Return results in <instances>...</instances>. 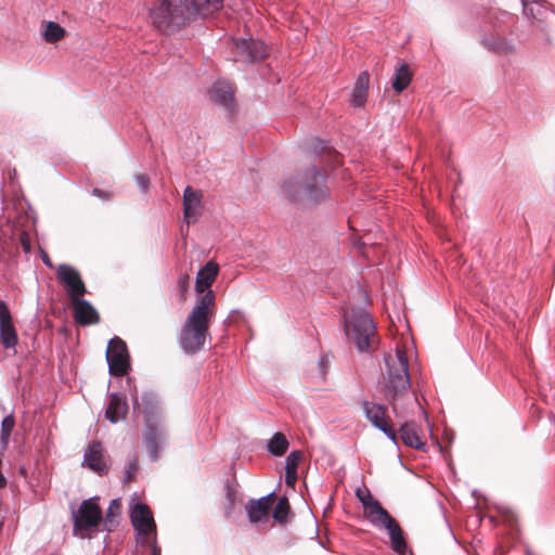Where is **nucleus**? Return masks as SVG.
Wrapping results in <instances>:
<instances>
[{
	"label": "nucleus",
	"mask_w": 555,
	"mask_h": 555,
	"mask_svg": "<svg viewBox=\"0 0 555 555\" xmlns=\"http://www.w3.org/2000/svg\"><path fill=\"white\" fill-rule=\"evenodd\" d=\"M291 513V505L286 496L279 498L275 506L273 507L272 517L280 525L287 522Z\"/></svg>",
	"instance_id": "obj_31"
},
{
	"label": "nucleus",
	"mask_w": 555,
	"mask_h": 555,
	"mask_svg": "<svg viewBox=\"0 0 555 555\" xmlns=\"http://www.w3.org/2000/svg\"><path fill=\"white\" fill-rule=\"evenodd\" d=\"M72 305L73 315L76 323L86 326L96 324L100 321V315L96 309L87 299L79 297L76 301H72Z\"/></svg>",
	"instance_id": "obj_20"
},
{
	"label": "nucleus",
	"mask_w": 555,
	"mask_h": 555,
	"mask_svg": "<svg viewBox=\"0 0 555 555\" xmlns=\"http://www.w3.org/2000/svg\"><path fill=\"white\" fill-rule=\"evenodd\" d=\"M231 53L234 62L249 65L264 61L269 56V48L260 39L241 37L232 40Z\"/></svg>",
	"instance_id": "obj_9"
},
{
	"label": "nucleus",
	"mask_w": 555,
	"mask_h": 555,
	"mask_svg": "<svg viewBox=\"0 0 555 555\" xmlns=\"http://www.w3.org/2000/svg\"><path fill=\"white\" fill-rule=\"evenodd\" d=\"M219 272V264L212 260L207 261L197 272L195 281V291L197 294L211 289Z\"/></svg>",
	"instance_id": "obj_26"
},
{
	"label": "nucleus",
	"mask_w": 555,
	"mask_h": 555,
	"mask_svg": "<svg viewBox=\"0 0 555 555\" xmlns=\"http://www.w3.org/2000/svg\"><path fill=\"white\" fill-rule=\"evenodd\" d=\"M370 88V74L367 70L361 72L354 82L350 105L354 108H361L365 105Z\"/></svg>",
	"instance_id": "obj_25"
},
{
	"label": "nucleus",
	"mask_w": 555,
	"mask_h": 555,
	"mask_svg": "<svg viewBox=\"0 0 555 555\" xmlns=\"http://www.w3.org/2000/svg\"><path fill=\"white\" fill-rule=\"evenodd\" d=\"M73 532L80 538H90L103 530V515L98 496L83 500L77 509L72 511Z\"/></svg>",
	"instance_id": "obj_8"
},
{
	"label": "nucleus",
	"mask_w": 555,
	"mask_h": 555,
	"mask_svg": "<svg viewBox=\"0 0 555 555\" xmlns=\"http://www.w3.org/2000/svg\"><path fill=\"white\" fill-rule=\"evenodd\" d=\"M408 552L410 553V555H413L412 551L408 548Z\"/></svg>",
	"instance_id": "obj_58"
},
{
	"label": "nucleus",
	"mask_w": 555,
	"mask_h": 555,
	"mask_svg": "<svg viewBox=\"0 0 555 555\" xmlns=\"http://www.w3.org/2000/svg\"><path fill=\"white\" fill-rule=\"evenodd\" d=\"M315 141H317V144L314 146V152L315 153H319V152L325 150L326 146H325V143L322 140L317 139Z\"/></svg>",
	"instance_id": "obj_48"
},
{
	"label": "nucleus",
	"mask_w": 555,
	"mask_h": 555,
	"mask_svg": "<svg viewBox=\"0 0 555 555\" xmlns=\"http://www.w3.org/2000/svg\"><path fill=\"white\" fill-rule=\"evenodd\" d=\"M144 546H149L151 548V555H162V547L157 543V534L150 538L149 543Z\"/></svg>",
	"instance_id": "obj_41"
},
{
	"label": "nucleus",
	"mask_w": 555,
	"mask_h": 555,
	"mask_svg": "<svg viewBox=\"0 0 555 555\" xmlns=\"http://www.w3.org/2000/svg\"><path fill=\"white\" fill-rule=\"evenodd\" d=\"M82 465H86L88 468L99 474L100 476L107 474L108 467L104 462L102 446L100 441H93L91 444H89L83 454Z\"/></svg>",
	"instance_id": "obj_21"
},
{
	"label": "nucleus",
	"mask_w": 555,
	"mask_h": 555,
	"mask_svg": "<svg viewBox=\"0 0 555 555\" xmlns=\"http://www.w3.org/2000/svg\"><path fill=\"white\" fill-rule=\"evenodd\" d=\"M461 182H462V180H461L460 173H457L455 168L453 167V210H452V214H453V228L456 227L457 229H460V223L457 220H455L457 218L456 210L459 209V207L455 203V189H456V184L461 183Z\"/></svg>",
	"instance_id": "obj_37"
},
{
	"label": "nucleus",
	"mask_w": 555,
	"mask_h": 555,
	"mask_svg": "<svg viewBox=\"0 0 555 555\" xmlns=\"http://www.w3.org/2000/svg\"><path fill=\"white\" fill-rule=\"evenodd\" d=\"M412 79V73L406 63L400 64L396 67L391 78V87L397 93L403 92Z\"/></svg>",
	"instance_id": "obj_28"
},
{
	"label": "nucleus",
	"mask_w": 555,
	"mask_h": 555,
	"mask_svg": "<svg viewBox=\"0 0 555 555\" xmlns=\"http://www.w3.org/2000/svg\"><path fill=\"white\" fill-rule=\"evenodd\" d=\"M444 457H446L447 465L451 466V460L447 455H444Z\"/></svg>",
	"instance_id": "obj_57"
},
{
	"label": "nucleus",
	"mask_w": 555,
	"mask_h": 555,
	"mask_svg": "<svg viewBox=\"0 0 555 555\" xmlns=\"http://www.w3.org/2000/svg\"><path fill=\"white\" fill-rule=\"evenodd\" d=\"M201 193L186 186L183 192V212L188 224L195 222L199 216Z\"/></svg>",
	"instance_id": "obj_24"
},
{
	"label": "nucleus",
	"mask_w": 555,
	"mask_h": 555,
	"mask_svg": "<svg viewBox=\"0 0 555 555\" xmlns=\"http://www.w3.org/2000/svg\"><path fill=\"white\" fill-rule=\"evenodd\" d=\"M534 555H537V554H534Z\"/></svg>",
	"instance_id": "obj_59"
},
{
	"label": "nucleus",
	"mask_w": 555,
	"mask_h": 555,
	"mask_svg": "<svg viewBox=\"0 0 555 555\" xmlns=\"http://www.w3.org/2000/svg\"><path fill=\"white\" fill-rule=\"evenodd\" d=\"M56 275L59 282L66 288L70 302L76 301L77 298L82 297L87 293L85 282L79 271L74 267L62 263L57 268Z\"/></svg>",
	"instance_id": "obj_14"
},
{
	"label": "nucleus",
	"mask_w": 555,
	"mask_h": 555,
	"mask_svg": "<svg viewBox=\"0 0 555 555\" xmlns=\"http://www.w3.org/2000/svg\"><path fill=\"white\" fill-rule=\"evenodd\" d=\"M208 94L214 103L222 106L227 112L232 113L234 111V92L228 81L220 79L215 81Z\"/></svg>",
	"instance_id": "obj_18"
},
{
	"label": "nucleus",
	"mask_w": 555,
	"mask_h": 555,
	"mask_svg": "<svg viewBox=\"0 0 555 555\" xmlns=\"http://www.w3.org/2000/svg\"><path fill=\"white\" fill-rule=\"evenodd\" d=\"M400 439L404 446L417 449L425 450L426 442L423 441L422 430L420 426L413 421H404L400 424L399 427Z\"/></svg>",
	"instance_id": "obj_23"
},
{
	"label": "nucleus",
	"mask_w": 555,
	"mask_h": 555,
	"mask_svg": "<svg viewBox=\"0 0 555 555\" xmlns=\"http://www.w3.org/2000/svg\"><path fill=\"white\" fill-rule=\"evenodd\" d=\"M477 15L478 26L482 33L481 44L490 52L507 54L514 51L512 40L505 37V21L511 17L506 11L488 10L478 5L474 9Z\"/></svg>",
	"instance_id": "obj_4"
},
{
	"label": "nucleus",
	"mask_w": 555,
	"mask_h": 555,
	"mask_svg": "<svg viewBox=\"0 0 555 555\" xmlns=\"http://www.w3.org/2000/svg\"><path fill=\"white\" fill-rule=\"evenodd\" d=\"M135 182L140 188L141 192L145 193L150 184L149 177L146 175H138L135 176Z\"/></svg>",
	"instance_id": "obj_42"
},
{
	"label": "nucleus",
	"mask_w": 555,
	"mask_h": 555,
	"mask_svg": "<svg viewBox=\"0 0 555 555\" xmlns=\"http://www.w3.org/2000/svg\"><path fill=\"white\" fill-rule=\"evenodd\" d=\"M189 284H190V278L188 274H183V275L179 276L178 288H179V293H180L181 297H184L185 293L188 292Z\"/></svg>",
	"instance_id": "obj_40"
},
{
	"label": "nucleus",
	"mask_w": 555,
	"mask_h": 555,
	"mask_svg": "<svg viewBox=\"0 0 555 555\" xmlns=\"http://www.w3.org/2000/svg\"><path fill=\"white\" fill-rule=\"evenodd\" d=\"M439 508H440V511H441V513H442V515H443V518H444V520H446V522H447V526H448V527H449V529L451 530V521L449 520V518H448V516H447L446 508H444V506H443L441 503H439Z\"/></svg>",
	"instance_id": "obj_49"
},
{
	"label": "nucleus",
	"mask_w": 555,
	"mask_h": 555,
	"mask_svg": "<svg viewBox=\"0 0 555 555\" xmlns=\"http://www.w3.org/2000/svg\"><path fill=\"white\" fill-rule=\"evenodd\" d=\"M0 340L4 348H14L18 343V336L13 323L0 326Z\"/></svg>",
	"instance_id": "obj_32"
},
{
	"label": "nucleus",
	"mask_w": 555,
	"mask_h": 555,
	"mask_svg": "<svg viewBox=\"0 0 555 555\" xmlns=\"http://www.w3.org/2000/svg\"><path fill=\"white\" fill-rule=\"evenodd\" d=\"M371 524L378 529L387 530L391 547L397 554H406L408 544L405 541L404 531L387 509L375 519H371Z\"/></svg>",
	"instance_id": "obj_13"
},
{
	"label": "nucleus",
	"mask_w": 555,
	"mask_h": 555,
	"mask_svg": "<svg viewBox=\"0 0 555 555\" xmlns=\"http://www.w3.org/2000/svg\"><path fill=\"white\" fill-rule=\"evenodd\" d=\"M462 262H465V259H462V255L457 253L455 237L453 236V264H461Z\"/></svg>",
	"instance_id": "obj_45"
},
{
	"label": "nucleus",
	"mask_w": 555,
	"mask_h": 555,
	"mask_svg": "<svg viewBox=\"0 0 555 555\" xmlns=\"http://www.w3.org/2000/svg\"><path fill=\"white\" fill-rule=\"evenodd\" d=\"M345 333L359 352H370L376 335V323L370 313L358 309L352 311L348 320L345 319Z\"/></svg>",
	"instance_id": "obj_7"
},
{
	"label": "nucleus",
	"mask_w": 555,
	"mask_h": 555,
	"mask_svg": "<svg viewBox=\"0 0 555 555\" xmlns=\"http://www.w3.org/2000/svg\"><path fill=\"white\" fill-rule=\"evenodd\" d=\"M522 7V14L527 17L532 25L543 28L544 14L546 10L555 14V5L551 4L547 0H520Z\"/></svg>",
	"instance_id": "obj_17"
},
{
	"label": "nucleus",
	"mask_w": 555,
	"mask_h": 555,
	"mask_svg": "<svg viewBox=\"0 0 555 555\" xmlns=\"http://www.w3.org/2000/svg\"><path fill=\"white\" fill-rule=\"evenodd\" d=\"M223 5V0H158L150 10L153 25L170 35L197 18H206Z\"/></svg>",
	"instance_id": "obj_1"
},
{
	"label": "nucleus",
	"mask_w": 555,
	"mask_h": 555,
	"mask_svg": "<svg viewBox=\"0 0 555 555\" xmlns=\"http://www.w3.org/2000/svg\"><path fill=\"white\" fill-rule=\"evenodd\" d=\"M274 496L275 492L272 491L260 499H250L247 502L245 508L250 524H267L269 521Z\"/></svg>",
	"instance_id": "obj_15"
},
{
	"label": "nucleus",
	"mask_w": 555,
	"mask_h": 555,
	"mask_svg": "<svg viewBox=\"0 0 555 555\" xmlns=\"http://www.w3.org/2000/svg\"><path fill=\"white\" fill-rule=\"evenodd\" d=\"M479 494V491L477 489L472 490V496L475 499Z\"/></svg>",
	"instance_id": "obj_55"
},
{
	"label": "nucleus",
	"mask_w": 555,
	"mask_h": 555,
	"mask_svg": "<svg viewBox=\"0 0 555 555\" xmlns=\"http://www.w3.org/2000/svg\"><path fill=\"white\" fill-rule=\"evenodd\" d=\"M168 430L165 422L144 425L142 442L146 448L151 462L156 463L159 460L162 452L166 448Z\"/></svg>",
	"instance_id": "obj_12"
},
{
	"label": "nucleus",
	"mask_w": 555,
	"mask_h": 555,
	"mask_svg": "<svg viewBox=\"0 0 555 555\" xmlns=\"http://www.w3.org/2000/svg\"><path fill=\"white\" fill-rule=\"evenodd\" d=\"M525 554L526 555H534L535 553L527 545L525 548Z\"/></svg>",
	"instance_id": "obj_53"
},
{
	"label": "nucleus",
	"mask_w": 555,
	"mask_h": 555,
	"mask_svg": "<svg viewBox=\"0 0 555 555\" xmlns=\"http://www.w3.org/2000/svg\"><path fill=\"white\" fill-rule=\"evenodd\" d=\"M361 408L367 421L371 422L376 429L384 433L386 437L399 449V437L390 418L387 416L386 405L363 400Z\"/></svg>",
	"instance_id": "obj_11"
},
{
	"label": "nucleus",
	"mask_w": 555,
	"mask_h": 555,
	"mask_svg": "<svg viewBox=\"0 0 555 555\" xmlns=\"http://www.w3.org/2000/svg\"><path fill=\"white\" fill-rule=\"evenodd\" d=\"M452 500H453V514L455 513V509H456V505L457 504H461L460 500L455 496V494L453 493V496H452Z\"/></svg>",
	"instance_id": "obj_51"
},
{
	"label": "nucleus",
	"mask_w": 555,
	"mask_h": 555,
	"mask_svg": "<svg viewBox=\"0 0 555 555\" xmlns=\"http://www.w3.org/2000/svg\"><path fill=\"white\" fill-rule=\"evenodd\" d=\"M412 403H413L414 405H416L420 410H422V412H423V413H425V411L422 409L421 404L418 403V401H417V398H416V397H413V399H412Z\"/></svg>",
	"instance_id": "obj_52"
},
{
	"label": "nucleus",
	"mask_w": 555,
	"mask_h": 555,
	"mask_svg": "<svg viewBox=\"0 0 555 555\" xmlns=\"http://www.w3.org/2000/svg\"><path fill=\"white\" fill-rule=\"evenodd\" d=\"M452 476H453V483H455L456 482V473H455V468L454 467H453Z\"/></svg>",
	"instance_id": "obj_56"
},
{
	"label": "nucleus",
	"mask_w": 555,
	"mask_h": 555,
	"mask_svg": "<svg viewBox=\"0 0 555 555\" xmlns=\"http://www.w3.org/2000/svg\"><path fill=\"white\" fill-rule=\"evenodd\" d=\"M354 493L357 499L363 506L365 518L370 522L371 519H375L386 511V508L383 507L380 502L372 496L371 492L367 489L362 490L361 488H357Z\"/></svg>",
	"instance_id": "obj_27"
},
{
	"label": "nucleus",
	"mask_w": 555,
	"mask_h": 555,
	"mask_svg": "<svg viewBox=\"0 0 555 555\" xmlns=\"http://www.w3.org/2000/svg\"><path fill=\"white\" fill-rule=\"evenodd\" d=\"M109 403L105 410V418L112 424L126 417L128 413V403L125 392H108Z\"/></svg>",
	"instance_id": "obj_22"
},
{
	"label": "nucleus",
	"mask_w": 555,
	"mask_h": 555,
	"mask_svg": "<svg viewBox=\"0 0 555 555\" xmlns=\"http://www.w3.org/2000/svg\"><path fill=\"white\" fill-rule=\"evenodd\" d=\"M489 521L494 527L503 526L513 542L516 543L520 539L517 516L511 508L498 506L496 513L489 516Z\"/></svg>",
	"instance_id": "obj_16"
},
{
	"label": "nucleus",
	"mask_w": 555,
	"mask_h": 555,
	"mask_svg": "<svg viewBox=\"0 0 555 555\" xmlns=\"http://www.w3.org/2000/svg\"><path fill=\"white\" fill-rule=\"evenodd\" d=\"M302 459V452L300 450L292 451L285 460V469L297 470L299 463Z\"/></svg>",
	"instance_id": "obj_36"
},
{
	"label": "nucleus",
	"mask_w": 555,
	"mask_h": 555,
	"mask_svg": "<svg viewBox=\"0 0 555 555\" xmlns=\"http://www.w3.org/2000/svg\"><path fill=\"white\" fill-rule=\"evenodd\" d=\"M289 442L286 436L278 431L267 441V451L273 456H282L288 449Z\"/></svg>",
	"instance_id": "obj_29"
},
{
	"label": "nucleus",
	"mask_w": 555,
	"mask_h": 555,
	"mask_svg": "<svg viewBox=\"0 0 555 555\" xmlns=\"http://www.w3.org/2000/svg\"><path fill=\"white\" fill-rule=\"evenodd\" d=\"M384 360L386 373L383 379V392L392 405L393 413L399 417L397 400L411 387L408 357L403 350L397 349L393 354H385Z\"/></svg>",
	"instance_id": "obj_5"
},
{
	"label": "nucleus",
	"mask_w": 555,
	"mask_h": 555,
	"mask_svg": "<svg viewBox=\"0 0 555 555\" xmlns=\"http://www.w3.org/2000/svg\"><path fill=\"white\" fill-rule=\"evenodd\" d=\"M92 194L99 198H102V199H108L109 198V194L101 189H98V188H94L92 190Z\"/></svg>",
	"instance_id": "obj_47"
},
{
	"label": "nucleus",
	"mask_w": 555,
	"mask_h": 555,
	"mask_svg": "<svg viewBox=\"0 0 555 555\" xmlns=\"http://www.w3.org/2000/svg\"><path fill=\"white\" fill-rule=\"evenodd\" d=\"M40 256H41V260L42 262L48 267V268H53V263L48 255V253L43 249L40 248Z\"/></svg>",
	"instance_id": "obj_46"
},
{
	"label": "nucleus",
	"mask_w": 555,
	"mask_h": 555,
	"mask_svg": "<svg viewBox=\"0 0 555 555\" xmlns=\"http://www.w3.org/2000/svg\"><path fill=\"white\" fill-rule=\"evenodd\" d=\"M130 521L137 537V546L145 545L156 532V522L150 507L145 503L137 502L130 506Z\"/></svg>",
	"instance_id": "obj_10"
},
{
	"label": "nucleus",
	"mask_w": 555,
	"mask_h": 555,
	"mask_svg": "<svg viewBox=\"0 0 555 555\" xmlns=\"http://www.w3.org/2000/svg\"><path fill=\"white\" fill-rule=\"evenodd\" d=\"M144 425L164 423L165 418L159 405V397L152 390L142 395Z\"/></svg>",
	"instance_id": "obj_19"
},
{
	"label": "nucleus",
	"mask_w": 555,
	"mask_h": 555,
	"mask_svg": "<svg viewBox=\"0 0 555 555\" xmlns=\"http://www.w3.org/2000/svg\"><path fill=\"white\" fill-rule=\"evenodd\" d=\"M121 511V502L120 499H114L111 501L109 506L107 508L105 520H103L104 529L111 531L108 525L115 526L118 524V517Z\"/></svg>",
	"instance_id": "obj_33"
},
{
	"label": "nucleus",
	"mask_w": 555,
	"mask_h": 555,
	"mask_svg": "<svg viewBox=\"0 0 555 555\" xmlns=\"http://www.w3.org/2000/svg\"><path fill=\"white\" fill-rule=\"evenodd\" d=\"M452 538H453V542H454V543H456V544H459V545L461 544V543H460V540L457 539V537H456V534H455V532H454V531H453Z\"/></svg>",
	"instance_id": "obj_54"
},
{
	"label": "nucleus",
	"mask_w": 555,
	"mask_h": 555,
	"mask_svg": "<svg viewBox=\"0 0 555 555\" xmlns=\"http://www.w3.org/2000/svg\"><path fill=\"white\" fill-rule=\"evenodd\" d=\"M327 176L317 165L307 168L302 173L284 181L282 189L291 202L306 199L320 203L330 196Z\"/></svg>",
	"instance_id": "obj_3"
},
{
	"label": "nucleus",
	"mask_w": 555,
	"mask_h": 555,
	"mask_svg": "<svg viewBox=\"0 0 555 555\" xmlns=\"http://www.w3.org/2000/svg\"><path fill=\"white\" fill-rule=\"evenodd\" d=\"M318 369L320 372V376L322 378H325V376L328 372V369H330V354L328 353H323L320 356L319 361H318Z\"/></svg>",
	"instance_id": "obj_38"
},
{
	"label": "nucleus",
	"mask_w": 555,
	"mask_h": 555,
	"mask_svg": "<svg viewBox=\"0 0 555 555\" xmlns=\"http://www.w3.org/2000/svg\"><path fill=\"white\" fill-rule=\"evenodd\" d=\"M15 420L13 415H7L3 417L1 422V440L8 441L9 437L11 436V433L14 428Z\"/></svg>",
	"instance_id": "obj_35"
},
{
	"label": "nucleus",
	"mask_w": 555,
	"mask_h": 555,
	"mask_svg": "<svg viewBox=\"0 0 555 555\" xmlns=\"http://www.w3.org/2000/svg\"><path fill=\"white\" fill-rule=\"evenodd\" d=\"M215 301L212 289L198 294L195 306L188 315L180 334V347L188 354L197 352L205 344Z\"/></svg>",
	"instance_id": "obj_2"
},
{
	"label": "nucleus",
	"mask_w": 555,
	"mask_h": 555,
	"mask_svg": "<svg viewBox=\"0 0 555 555\" xmlns=\"http://www.w3.org/2000/svg\"><path fill=\"white\" fill-rule=\"evenodd\" d=\"M298 478L297 470L285 469V483L288 487H294Z\"/></svg>",
	"instance_id": "obj_43"
},
{
	"label": "nucleus",
	"mask_w": 555,
	"mask_h": 555,
	"mask_svg": "<svg viewBox=\"0 0 555 555\" xmlns=\"http://www.w3.org/2000/svg\"><path fill=\"white\" fill-rule=\"evenodd\" d=\"M105 357L109 375L113 377H127L126 383L133 405L134 408L139 406L138 389L133 384L132 378L129 376V372L131 370V361L126 343L118 336L109 339Z\"/></svg>",
	"instance_id": "obj_6"
},
{
	"label": "nucleus",
	"mask_w": 555,
	"mask_h": 555,
	"mask_svg": "<svg viewBox=\"0 0 555 555\" xmlns=\"http://www.w3.org/2000/svg\"><path fill=\"white\" fill-rule=\"evenodd\" d=\"M21 245L23 247L24 253L29 254L31 251V244L26 233H23L21 235Z\"/></svg>",
	"instance_id": "obj_44"
},
{
	"label": "nucleus",
	"mask_w": 555,
	"mask_h": 555,
	"mask_svg": "<svg viewBox=\"0 0 555 555\" xmlns=\"http://www.w3.org/2000/svg\"><path fill=\"white\" fill-rule=\"evenodd\" d=\"M12 323V315L3 300H0V326Z\"/></svg>",
	"instance_id": "obj_39"
},
{
	"label": "nucleus",
	"mask_w": 555,
	"mask_h": 555,
	"mask_svg": "<svg viewBox=\"0 0 555 555\" xmlns=\"http://www.w3.org/2000/svg\"><path fill=\"white\" fill-rule=\"evenodd\" d=\"M138 467H139V459H138L137 453H133L127 460V463L125 465V469H124V482L125 483L131 482L134 479L135 474L138 472Z\"/></svg>",
	"instance_id": "obj_34"
},
{
	"label": "nucleus",
	"mask_w": 555,
	"mask_h": 555,
	"mask_svg": "<svg viewBox=\"0 0 555 555\" xmlns=\"http://www.w3.org/2000/svg\"><path fill=\"white\" fill-rule=\"evenodd\" d=\"M225 488H227V498L229 500V503H230V505H233V503H234V494L231 492V489H230L229 485H227Z\"/></svg>",
	"instance_id": "obj_50"
},
{
	"label": "nucleus",
	"mask_w": 555,
	"mask_h": 555,
	"mask_svg": "<svg viewBox=\"0 0 555 555\" xmlns=\"http://www.w3.org/2000/svg\"><path fill=\"white\" fill-rule=\"evenodd\" d=\"M66 30L56 22L50 21L44 24L42 31L43 39L49 43H55L65 37Z\"/></svg>",
	"instance_id": "obj_30"
}]
</instances>
